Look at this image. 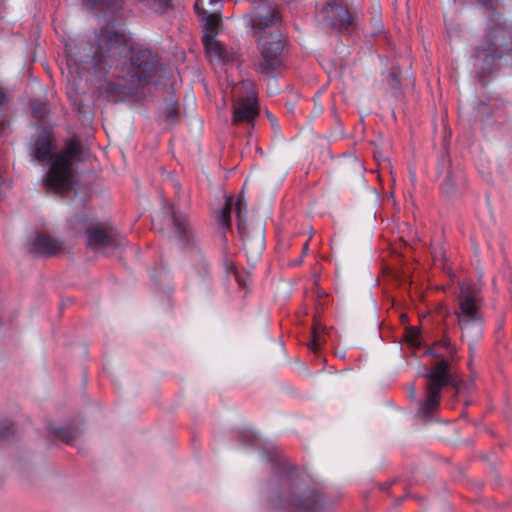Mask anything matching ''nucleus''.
<instances>
[{"label": "nucleus", "mask_w": 512, "mask_h": 512, "mask_svg": "<svg viewBox=\"0 0 512 512\" xmlns=\"http://www.w3.org/2000/svg\"><path fill=\"white\" fill-rule=\"evenodd\" d=\"M163 114L165 116V120L168 122V125L172 126L178 122L179 119V111H178V103L173 99H167L165 101V107L163 110Z\"/></svg>", "instance_id": "obj_20"}, {"label": "nucleus", "mask_w": 512, "mask_h": 512, "mask_svg": "<svg viewBox=\"0 0 512 512\" xmlns=\"http://www.w3.org/2000/svg\"><path fill=\"white\" fill-rule=\"evenodd\" d=\"M323 12L329 25L334 29L343 31L352 25V18L348 8L336 1L327 3L323 8Z\"/></svg>", "instance_id": "obj_16"}, {"label": "nucleus", "mask_w": 512, "mask_h": 512, "mask_svg": "<svg viewBox=\"0 0 512 512\" xmlns=\"http://www.w3.org/2000/svg\"><path fill=\"white\" fill-rule=\"evenodd\" d=\"M457 301L454 314L462 331V339L467 342L472 355L475 352V343L483 335L484 320L480 310L482 297L479 288L471 281H463Z\"/></svg>", "instance_id": "obj_5"}, {"label": "nucleus", "mask_w": 512, "mask_h": 512, "mask_svg": "<svg viewBox=\"0 0 512 512\" xmlns=\"http://www.w3.org/2000/svg\"><path fill=\"white\" fill-rule=\"evenodd\" d=\"M105 97L112 102H119L134 94V89L121 82H108L103 87Z\"/></svg>", "instance_id": "obj_19"}, {"label": "nucleus", "mask_w": 512, "mask_h": 512, "mask_svg": "<svg viewBox=\"0 0 512 512\" xmlns=\"http://www.w3.org/2000/svg\"><path fill=\"white\" fill-rule=\"evenodd\" d=\"M247 20L255 33H262L266 29L281 24L278 11L269 5H258L247 16Z\"/></svg>", "instance_id": "obj_15"}, {"label": "nucleus", "mask_w": 512, "mask_h": 512, "mask_svg": "<svg viewBox=\"0 0 512 512\" xmlns=\"http://www.w3.org/2000/svg\"><path fill=\"white\" fill-rule=\"evenodd\" d=\"M170 183L176 194L174 202L169 205L171 220L179 240L185 244H189L193 239L192 227L188 215L180 210L181 205L186 204L187 197L184 194L181 195V186L177 180L173 179Z\"/></svg>", "instance_id": "obj_12"}, {"label": "nucleus", "mask_w": 512, "mask_h": 512, "mask_svg": "<svg viewBox=\"0 0 512 512\" xmlns=\"http://www.w3.org/2000/svg\"><path fill=\"white\" fill-rule=\"evenodd\" d=\"M91 7L104 5L108 8H120L123 0H83ZM141 3L149 6L155 12H165L172 9V0H139Z\"/></svg>", "instance_id": "obj_18"}, {"label": "nucleus", "mask_w": 512, "mask_h": 512, "mask_svg": "<svg viewBox=\"0 0 512 512\" xmlns=\"http://www.w3.org/2000/svg\"><path fill=\"white\" fill-rule=\"evenodd\" d=\"M302 262H303V259H302V257H300V258L296 259V260L293 262V265H294V266H298V265H301V264H302Z\"/></svg>", "instance_id": "obj_34"}, {"label": "nucleus", "mask_w": 512, "mask_h": 512, "mask_svg": "<svg viewBox=\"0 0 512 512\" xmlns=\"http://www.w3.org/2000/svg\"><path fill=\"white\" fill-rule=\"evenodd\" d=\"M225 83H226V85L230 84V83H229V79H228V77H227V76H226Z\"/></svg>", "instance_id": "obj_35"}, {"label": "nucleus", "mask_w": 512, "mask_h": 512, "mask_svg": "<svg viewBox=\"0 0 512 512\" xmlns=\"http://www.w3.org/2000/svg\"><path fill=\"white\" fill-rule=\"evenodd\" d=\"M6 102V96L3 89L0 87V105Z\"/></svg>", "instance_id": "obj_31"}, {"label": "nucleus", "mask_w": 512, "mask_h": 512, "mask_svg": "<svg viewBox=\"0 0 512 512\" xmlns=\"http://www.w3.org/2000/svg\"><path fill=\"white\" fill-rule=\"evenodd\" d=\"M409 178H410L412 185H415L416 181H417V176H416V171L414 169H409Z\"/></svg>", "instance_id": "obj_29"}, {"label": "nucleus", "mask_w": 512, "mask_h": 512, "mask_svg": "<svg viewBox=\"0 0 512 512\" xmlns=\"http://www.w3.org/2000/svg\"><path fill=\"white\" fill-rule=\"evenodd\" d=\"M455 181H454V178L453 176L449 173L442 185H441V192L444 196H446L447 198H450L452 197L453 195H455Z\"/></svg>", "instance_id": "obj_24"}, {"label": "nucleus", "mask_w": 512, "mask_h": 512, "mask_svg": "<svg viewBox=\"0 0 512 512\" xmlns=\"http://www.w3.org/2000/svg\"><path fill=\"white\" fill-rule=\"evenodd\" d=\"M440 345L447 349L450 354H453L456 351L455 347L451 344L448 337H444L442 340H440Z\"/></svg>", "instance_id": "obj_27"}, {"label": "nucleus", "mask_w": 512, "mask_h": 512, "mask_svg": "<svg viewBox=\"0 0 512 512\" xmlns=\"http://www.w3.org/2000/svg\"><path fill=\"white\" fill-rule=\"evenodd\" d=\"M32 113L35 117L43 119L46 113V105L43 103L32 102Z\"/></svg>", "instance_id": "obj_26"}, {"label": "nucleus", "mask_w": 512, "mask_h": 512, "mask_svg": "<svg viewBox=\"0 0 512 512\" xmlns=\"http://www.w3.org/2000/svg\"><path fill=\"white\" fill-rule=\"evenodd\" d=\"M409 394H410L412 399L416 398V388H415L414 385H410L409 386Z\"/></svg>", "instance_id": "obj_30"}, {"label": "nucleus", "mask_w": 512, "mask_h": 512, "mask_svg": "<svg viewBox=\"0 0 512 512\" xmlns=\"http://www.w3.org/2000/svg\"><path fill=\"white\" fill-rule=\"evenodd\" d=\"M211 214L218 227L224 229V204L220 201L216 204H211Z\"/></svg>", "instance_id": "obj_22"}, {"label": "nucleus", "mask_w": 512, "mask_h": 512, "mask_svg": "<svg viewBox=\"0 0 512 512\" xmlns=\"http://www.w3.org/2000/svg\"><path fill=\"white\" fill-rule=\"evenodd\" d=\"M85 233L88 247L103 253H110L126 242L125 237L113 229L90 227L86 229Z\"/></svg>", "instance_id": "obj_13"}, {"label": "nucleus", "mask_w": 512, "mask_h": 512, "mask_svg": "<svg viewBox=\"0 0 512 512\" xmlns=\"http://www.w3.org/2000/svg\"><path fill=\"white\" fill-rule=\"evenodd\" d=\"M427 379V397L420 404V412L429 416L439 406L441 391L447 385L456 386L454 377L449 372L448 361L442 358L429 372L424 374Z\"/></svg>", "instance_id": "obj_9"}, {"label": "nucleus", "mask_w": 512, "mask_h": 512, "mask_svg": "<svg viewBox=\"0 0 512 512\" xmlns=\"http://www.w3.org/2000/svg\"><path fill=\"white\" fill-rule=\"evenodd\" d=\"M69 61L93 75L124 64L129 81L142 86L152 82L160 65L158 55L150 49L130 47L124 31L114 24L100 30L96 45L85 43L70 51Z\"/></svg>", "instance_id": "obj_1"}, {"label": "nucleus", "mask_w": 512, "mask_h": 512, "mask_svg": "<svg viewBox=\"0 0 512 512\" xmlns=\"http://www.w3.org/2000/svg\"><path fill=\"white\" fill-rule=\"evenodd\" d=\"M308 249H309V242H308V241H306V242L303 244V246H302V252H303V254H306V253H307V251H308Z\"/></svg>", "instance_id": "obj_32"}, {"label": "nucleus", "mask_w": 512, "mask_h": 512, "mask_svg": "<svg viewBox=\"0 0 512 512\" xmlns=\"http://www.w3.org/2000/svg\"><path fill=\"white\" fill-rule=\"evenodd\" d=\"M214 0H196L194 9L198 17L204 22L203 44L205 51L210 58H215L219 62L224 61V48L216 40L221 15L215 8Z\"/></svg>", "instance_id": "obj_8"}, {"label": "nucleus", "mask_w": 512, "mask_h": 512, "mask_svg": "<svg viewBox=\"0 0 512 512\" xmlns=\"http://www.w3.org/2000/svg\"><path fill=\"white\" fill-rule=\"evenodd\" d=\"M227 294L231 301L242 303L250 293L251 276L245 270H239L236 264L226 257Z\"/></svg>", "instance_id": "obj_11"}, {"label": "nucleus", "mask_w": 512, "mask_h": 512, "mask_svg": "<svg viewBox=\"0 0 512 512\" xmlns=\"http://www.w3.org/2000/svg\"><path fill=\"white\" fill-rule=\"evenodd\" d=\"M231 99L233 101L232 122L237 125L254 127L259 115L257 92L254 83L249 79H242L232 85Z\"/></svg>", "instance_id": "obj_7"}, {"label": "nucleus", "mask_w": 512, "mask_h": 512, "mask_svg": "<svg viewBox=\"0 0 512 512\" xmlns=\"http://www.w3.org/2000/svg\"><path fill=\"white\" fill-rule=\"evenodd\" d=\"M12 435H14L13 425L7 420L0 422V440L9 439Z\"/></svg>", "instance_id": "obj_25"}, {"label": "nucleus", "mask_w": 512, "mask_h": 512, "mask_svg": "<svg viewBox=\"0 0 512 512\" xmlns=\"http://www.w3.org/2000/svg\"><path fill=\"white\" fill-rule=\"evenodd\" d=\"M82 145L76 138L65 142L63 150L52 153V139L43 131L35 140L32 156L39 162L50 160V167L43 179L47 192L66 195L73 186L74 164L80 161Z\"/></svg>", "instance_id": "obj_3"}, {"label": "nucleus", "mask_w": 512, "mask_h": 512, "mask_svg": "<svg viewBox=\"0 0 512 512\" xmlns=\"http://www.w3.org/2000/svg\"><path fill=\"white\" fill-rule=\"evenodd\" d=\"M483 7L487 27L480 43L474 47L472 65L480 81L497 69L501 61L512 65V27L496 12L498 0H477Z\"/></svg>", "instance_id": "obj_2"}, {"label": "nucleus", "mask_w": 512, "mask_h": 512, "mask_svg": "<svg viewBox=\"0 0 512 512\" xmlns=\"http://www.w3.org/2000/svg\"><path fill=\"white\" fill-rule=\"evenodd\" d=\"M63 243L46 233H38L29 247V251L38 256H53L61 251Z\"/></svg>", "instance_id": "obj_17"}, {"label": "nucleus", "mask_w": 512, "mask_h": 512, "mask_svg": "<svg viewBox=\"0 0 512 512\" xmlns=\"http://www.w3.org/2000/svg\"><path fill=\"white\" fill-rule=\"evenodd\" d=\"M160 220V215H157L155 218H153L152 220V225L153 227L156 229V225H157V222Z\"/></svg>", "instance_id": "obj_33"}, {"label": "nucleus", "mask_w": 512, "mask_h": 512, "mask_svg": "<svg viewBox=\"0 0 512 512\" xmlns=\"http://www.w3.org/2000/svg\"><path fill=\"white\" fill-rule=\"evenodd\" d=\"M511 104L500 96L490 97L487 102H480L476 107V116L483 123L491 120H505L509 115Z\"/></svg>", "instance_id": "obj_14"}, {"label": "nucleus", "mask_w": 512, "mask_h": 512, "mask_svg": "<svg viewBox=\"0 0 512 512\" xmlns=\"http://www.w3.org/2000/svg\"><path fill=\"white\" fill-rule=\"evenodd\" d=\"M53 433L65 443L72 445L79 436V431L71 427H58L53 429Z\"/></svg>", "instance_id": "obj_21"}, {"label": "nucleus", "mask_w": 512, "mask_h": 512, "mask_svg": "<svg viewBox=\"0 0 512 512\" xmlns=\"http://www.w3.org/2000/svg\"><path fill=\"white\" fill-rule=\"evenodd\" d=\"M269 512H325L322 496L304 485L295 469L287 471L277 484L269 483L264 490Z\"/></svg>", "instance_id": "obj_4"}, {"label": "nucleus", "mask_w": 512, "mask_h": 512, "mask_svg": "<svg viewBox=\"0 0 512 512\" xmlns=\"http://www.w3.org/2000/svg\"><path fill=\"white\" fill-rule=\"evenodd\" d=\"M232 210H234L237 217V226L242 240V248L246 254L248 263L253 266L261 258L265 247L264 226L260 222L251 226L247 225L245 220L242 219V214L245 212L243 198L238 197L237 200L233 202V197L226 195V230L230 227L229 214Z\"/></svg>", "instance_id": "obj_6"}, {"label": "nucleus", "mask_w": 512, "mask_h": 512, "mask_svg": "<svg viewBox=\"0 0 512 512\" xmlns=\"http://www.w3.org/2000/svg\"><path fill=\"white\" fill-rule=\"evenodd\" d=\"M236 437L242 445L247 446H255L258 441L256 434L250 430L240 431Z\"/></svg>", "instance_id": "obj_23"}, {"label": "nucleus", "mask_w": 512, "mask_h": 512, "mask_svg": "<svg viewBox=\"0 0 512 512\" xmlns=\"http://www.w3.org/2000/svg\"><path fill=\"white\" fill-rule=\"evenodd\" d=\"M319 347V336L316 330L313 331V340L309 344V349L312 351H316Z\"/></svg>", "instance_id": "obj_28"}, {"label": "nucleus", "mask_w": 512, "mask_h": 512, "mask_svg": "<svg viewBox=\"0 0 512 512\" xmlns=\"http://www.w3.org/2000/svg\"><path fill=\"white\" fill-rule=\"evenodd\" d=\"M283 43L280 34H271L260 44V58L255 65L257 72L270 75L282 66Z\"/></svg>", "instance_id": "obj_10"}]
</instances>
